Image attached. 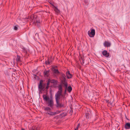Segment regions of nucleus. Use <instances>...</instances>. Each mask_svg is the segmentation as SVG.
Returning <instances> with one entry per match:
<instances>
[{
    "instance_id": "f257e3e1",
    "label": "nucleus",
    "mask_w": 130,
    "mask_h": 130,
    "mask_svg": "<svg viewBox=\"0 0 130 130\" xmlns=\"http://www.w3.org/2000/svg\"><path fill=\"white\" fill-rule=\"evenodd\" d=\"M43 98L44 101L46 102V104L48 106L44 108V110L46 112V114L50 115L53 116L60 112V111L59 110H57L54 112L51 111V109L53 108L54 106L53 100L52 98H50L48 96L45 94L43 95Z\"/></svg>"
},
{
    "instance_id": "f03ea898",
    "label": "nucleus",
    "mask_w": 130,
    "mask_h": 130,
    "mask_svg": "<svg viewBox=\"0 0 130 130\" xmlns=\"http://www.w3.org/2000/svg\"><path fill=\"white\" fill-rule=\"evenodd\" d=\"M58 91L55 94V99L56 102L58 103V101L61 99L62 100H64L66 99V97L64 94H62V87L61 84H59L58 86Z\"/></svg>"
},
{
    "instance_id": "7ed1b4c3",
    "label": "nucleus",
    "mask_w": 130,
    "mask_h": 130,
    "mask_svg": "<svg viewBox=\"0 0 130 130\" xmlns=\"http://www.w3.org/2000/svg\"><path fill=\"white\" fill-rule=\"evenodd\" d=\"M63 79L61 80V82L63 84L64 86L65 87V89L64 92V94L65 95L66 93L67 87L68 86V84L67 82L66 81V79L65 77L63 76Z\"/></svg>"
},
{
    "instance_id": "20e7f679",
    "label": "nucleus",
    "mask_w": 130,
    "mask_h": 130,
    "mask_svg": "<svg viewBox=\"0 0 130 130\" xmlns=\"http://www.w3.org/2000/svg\"><path fill=\"white\" fill-rule=\"evenodd\" d=\"M95 30L93 29L91 30V31H89L88 32V35L90 37H93L95 35Z\"/></svg>"
},
{
    "instance_id": "39448f33",
    "label": "nucleus",
    "mask_w": 130,
    "mask_h": 130,
    "mask_svg": "<svg viewBox=\"0 0 130 130\" xmlns=\"http://www.w3.org/2000/svg\"><path fill=\"white\" fill-rule=\"evenodd\" d=\"M102 54L104 56L107 58H108L109 57V53H108L106 50H104L103 51Z\"/></svg>"
},
{
    "instance_id": "423d86ee",
    "label": "nucleus",
    "mask_w": 130,
    "mask_h": 130,
    "mask_svg": "<svg viewBox=\"0 0 130 130\" xmlns=\"http://www.w3.org/2000/svg\"><path fill=\"white\" fill-rule=\"evenodd\" d=\"M52 6H53V8L54 9V11L57 14H58L59 13L60 11L58 9V8L55 6L53 4H51Z\"/></svg>"
},
{
    "instance_id": "0eeeda50",
    "label": "nucleus",
    "mask_w": 130,
    "mask_h": 130,
    "mask_svg": "<svg viewBox=\"0 0 130 130\" xmlns=\"http://www.w3.org/2000/svg\"><path fill=\"white\" fill-rule=\"evenodd\" d=\"M59 101H58V103L56 102V106L57 107H59L61 108L62 107H64V105L62 104H60L59 103Z\"/></svg>"
},
{
    "instance_id": "6e6552de",
    "label": "nucleus",
    "mask_w": 130,
    "mask_h": 130,
    "mask_svg": "<svg viewBox=\"0 0 130 130\" xmlns=\"http://www.w3.org/2000/svg\"><path fill=\"white\" fill-rule=\"evenodd\" d=\"M43 81L42 80H41L39 82V84L38 85V89H42L43 88V87L42 85V83Z\"/></svg>"
},
{
    "instance_id": "1a4fd4ad",
    "label": "nucleus",
    "mask_w": 130,
    "mask_h": 130,
    "mask_svg": "<svg viewBox=\"0 0 130 130\" xmlns=\"http://www.w3.org/2000/svg\"><path fill=\"white\" fill-rule=\"evenodd\" d=\"M66 74L68 78L70 79L72 78V75L70 73L69 71H68L67 72Z\"/></svg>"
},
{
    "instance_id": "9d476101",
    "label": "nucleus",
    "mask_w": 130,
    "mask_h": 130,
    "mask_svg": "<svg viewBox=\"0 0 130 130\" xmlns=\"http://www.w3.org/2000/svg\"><path fill=\"white\" fill-rule=\"evenodd\" d=\"M36 25H37L38 27H40L41 25V21L40 20H37Z\"/></svg>"
},
{
    "instance_id": "9b49d317",
    "label": "nucleus",
    "mask_w": 130,
    "mask_h": 130,
    "mask_svg": "<svg viewBox=\"0 0 130 130\" xmlns=\"http://www.w3.org/2000/svg\"><path fill=\"white\" fill-rule=\"evenodd\" d=\"M125 127L126 129H130V123H126L125 125Z\"/></svg>"
},
{
    "instance_id": "f8f14e48",
    "label": "nucleus",
    "mask_w": 130,
    "mask_h": 130,
    "mask_svg": "<svg viewBox=\"0 0 130 130\" xmlns=\"http://www.w3.org/2000/svg\"><path fill=\"white\" fill-rule=\"evenodd\" d=\"M104 45L105 47L107 46V47H108L110 46L111 43L105 41L104 43Z\"/></svg>"
},
{
    "instance_id": "ddd939ff",
    "label": "nucleus",
    "mask_w": 130,
    "mask_h": 130,
    "mask_svg": "<svg viewBox=\"0 0 130 130\" xmlns=\"http://www.w3.org/2000/svg\"><path fill=\"white\" fill-rule=\"evenodd\" d=\"M16 61L17 62H21V60H20V56L17 55V57L16 58Z\"/></svg>"
},
{
    "instance_id": "4468645a",
    "label": "nucleus",
    "mask_w": 130,
    "mask_h": 130,
    "mask_svg": "<svg viewBox=\"0 0 130 130\" xmlns=\"http://www.w3.org/2000/svg\"><path fill=\"white\" fill-rule=\"evenodd\" d=\"M49 73V71H44V75L47 76H48Z\"/></svg>"
},
{
    "instance_id": "2eb2a0df",
    "label": "nucleus",
    "mask_w": 130,
    "mask_h": 130,
    "mask_svg": "<svg viewBox=\"0 0 130 130\" xmlns=\"http://www.w3.org/2000/svg\"><path fill=\"white\" fill-rule=\"evenodd\" d=\"M72 88L70 86H69L68 87H67V90L69 92H70L72 90Z\"/></svg>"
},
{
    "instance_id": "dca6fc26",
    "label": "nucleus",
    "mask_w": 130,
    "mask_h": 130,
    "mask_svg": "<svg viewBox=\"0 0 130 130\" xmlns=\"http://www.w3.org/2000/svg\"><path fill=\"white\" fill-rule=\"evenodd\" d=\"M53 71L56 74H58L59 73V72L57 69H54V70Z\"/></svg>"
},
{
    "instance_id": "f3484780",
    "label": "nucleus",
    "mask_w": 130,
    "mask_h": 130,
    "mask_svg": "<svg viewBox=\"0 0 130 130\" xmlns=\"http://www.w3.org/2000/svg\"><path fill=\"white\" fill-rule=\"evenodd\" d=\"M50 82L52 83H56L57 81L55 80V79H52L50 80Z\"/></svg>"
},
{
    "instance_id": "a211bd4d",
    "label": "nucleus",
    "mask_w": 130,
    "mask_h": 130,
    "mask_svg": "<svg viewBox=\"0 0 130 130\" xmlns=\"http://www.w3.org/2000/svg\"><path fill=\"white\" fill-rule=\"evenodd\" d=\"M22 50V51L23 52H24V53H25V54H26L27 53V51L26 50L25 47H23Z\"/></svg>"
},
{
    "instance_id": "6ab92c4d",
    "label": "nucleus",
    "mask_w": 130,
    "mask_h": 130,
    "mask_svg": "<svg viewBox=\"0 0 130 130\" xmlns=\"http://www.w3.org/2000/svg\"><path fill=\"white\" fill-rule=\"evenodd\" d=\"M89 114L88 113H87L86 114V118H89Z\"/></svg>"
},
{
    "instance_id": "aec40b11",
    "label": "nucleus",
    "mask_w": 130,
    "mask_h": 130,
    "mask_svg": "<svg viewBox=\"0 0 130 130\" xmlns=\"http://www.w3.org/2000/svg\"><path fill=\"white\" fill-rule=\"evenodd\" d=\"M50 79H49L48 80L47 83V86H49V85L50 83Z\"/></svg>"
},
{
    "instance_id": "412c9836",
    "label": "nucleus",
    "mask_w": 130,
    "mask_h": 130,
    "mask_svg": "<svg viewBox=\"0 0 130 130\" xmlns=\"http://www.w3.org/2000/svg\"><path fill=\"white\" fill-rule=\"evenodd\" d=\"M46 64H50L51 63V62H50L49 61H46Z\"/></svg>"
},
{
    "instance_id": "4be33fe9",
    "label": "nucleus",
    "mask_w": 130,
    "mask_h": 130,
    "mask_svg": "<svg viewBox=\"0 0 130 130\" xmlns=\"http://www.w3.org/2000/svg\"><path fill=\"white\" fill-rule=\"evenodd\" d=\"M14 29L15 30H17V27L16 26H15Z\"/></svg>"
},
{
    "instance_id": "5701e85b",
    "label": "nucleus",
    "mask_w": 130,
    "mask_h": 130,
    "mask_svg": "<svg viewBox=\"0 0 130 130\" xmlns=\"http://www.w3.org/2000/svg\"><path fill=\"white\" fill-rule=\"evenodd\" d=\"M79 125H80V124H79L77 125V126L76 128H78V127H79Z\"/></svg>"
},
{
    "instance_id": "b1692460",
    "label": "nucleus",
    "mask_w": 130,
    "mask_h": 130,
    "mask_svg": "<svg viewBox=\"0 0 130 130\" xmlns=\"http://www.w3.org/2000/svg\"><path fill=\"white\" fill-rule=\"evenodd\" d=\"M49 87V86H47H47L46 87V89H48V88Z\"/></svg>"
},
{
    "instance_id": "393cba45",
    "label": "nucleus",
    "mask_w": 130,
    "mask_h": 130,
    "mask_svg": "<svg viewBox=\"0 0 130 130\" xmlns=\"http://www.w3.org/2000/svg\"><path fill=\"white\" fill-rule=\"evenodd\" d=\"M74 130H78V128H76Z\"/></svg>"
},
{
    "instance_id": "a878e982",
    "label": "nucleus",
    "mask_w": 130,
    "mask_h": 130,
    "mask_svg": "<svg viewBox=\"0 0 130 130\" xmlns=\"http://www.w3.org/2000/svg\"><path fill=\"white\" fill-rule=\"evenodd\" d=\"M21 130H25V129L23 128H22Z\"/></svg>"
}]
</instances>
